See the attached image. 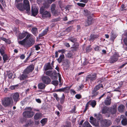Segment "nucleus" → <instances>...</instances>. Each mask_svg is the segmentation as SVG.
<instances>
[{"mask_svg": "<svg viewBox=\"0 0 127 127\" xmlns=\"http://www.w3.org/2000/svg\"><path fill=\"white\" fill-rule=\"evenodd\" d=\"M23 5L25 8V10L27 12L30 11L29 2L28 0H24L23 2Z\"/></svg>", "mask_w": 127, "mask_h": 127, "instance_id": "8", "label": "nucleus"}, {"mask_svg": "<svg viewBox=\"0 0 127 127\" xmlns=\"http://www.w3.org/2000/svg\"><path fill=\"white\" fill-rule=\"evenodd\" d=\"M79 47L78 43H75L73 45L72 47L71 48L72 51H75L77 50V49Z\"/></svg>", "mask_w": 127, "mask_h": 127, "instance_id": "23", "label": "nucleus"}, {"mask_svg": "<svg viewBox=\"0 0 127 127\" xmlns=\"http://www.w3.org/2000/svg\"><path fill=\"white\" fill-rule=\"evenodd\" d=\"M125 108V107L124 105L121 104L118 107V110L120 112L122 113L124 111Z\"/></svg>", "mask_w": 127, "mask_h": 127, "instance_id": "20", "label": "nucleus"}, {"mask_svg": "<svg viewBox=\"0 0 127 127\" xmlns=\"http://www.w3.org/2000/svg\"><path fill=\"white\" fill-rule=\"evenodd\" d=\"M5 48L2 46L0 48V53L1 55H3L5 53Z\"/></svg>", "mask_w": 127, "mask_h": 127, "instance_id": "31", "label": "nucleus"}, {"mask_svg": "<svg viewBox=\"0 0 127 127\" xmlns=\"http://www.w3.org/2000/svg\"><path fill=\"white\" fill-rule=\"evenodd\" d=\"M19 95L18 93H15L14 94L12 95V98L14 102L16 103L19 100Z\"/></svg>", "mask_w": 127, "mask_h": 127, "instance_id": "14", "label": "nucleus"}, {"mask_svg": "<svg viewBox=\"0 0 127 127\" xmlns=\"http://www.w3.org/2000/svg\"><path fill=\"white\" fill-rule=\"evenodd\" d=\"M40 14H42V17L43 18L45 19L50 18L51 16L50 12L45 10L43 7H41L39 10Z\"/></svg>", "mask_w": 127, "mask_h": 127, "instance_id": "3", "label": "nucleus"}, {"mask_svg": "<svg viewBox=\"0 0 127 127\" xmlns=\"http://www.w3.org/2000/svg\"><path fill=\"white\" fill-rule=\"evenodd\" d=\"M2 56L3 60L4 62L8 59V57L6 54H4Z\"/></svg>", "mask_w": 127, "mask_h": 127, "instance_id": "44", "label": "nucleus"}, {"mask_svg": "<svg viewBox=\"0 0 127 127\" xmlns=\"http://www.w3.org/2000/svg\"><path fill=\"white\" fill-rule=\"evenodd\" d=\"M125 44L127 46V38H125L123 40Z\"/></svg>", "mask_w": 127, "mask_h": 127, "instance_id": "58", "label": "nucleus"}, {"mask_svg": "<svg viewBox=\"0 0 127 127\" xmlns=\"http://www.w3.org/2000/svg\"><path fill=\"white\" fill-rule=\"evenodd\" d=\"M97 91L94 89L92 91V97L93 98H94L96 96H97L99 92Z\"/></svg>", "mask_w": 127, "mask_h": 127, "instance_id": "22", "label": "nucleus"}, {"mask_svg": "<svg viewBox=\"0 0 127 127\" xmlns=\"http://www.w3.org/2000/svg\"><path fill=\"white\" fill-rule=\"evenodd\" d=\"M7 75L9 78L11 79L12 78L13 76V73L9 71H7Z\"/></svg>", "mask_w": 127, "mask_h": 127, "instance_id": "40", "label": "nucleus"}, {"mask_svg": "<svg viewBox=\"0 0 127 127\" xmlns=\"http://www.w3.org/2000/svg\"><path fill=\"white\" fill-rule=\"evenodd\" d=\"M53 64L51 65L50 63H48L45 65L44 69L45 70L49 69H51L53 68Z\"/></svg>", "mask_w": 127, "mask_h": 127, "instance_id": "16", "label": "nucleus"}, {"mask_svg": "<svg viewBox=\"0 0 127 127\" xmlns=\"http://www.w3.org/2000/svg\"><path fill=\"white\" fill-rule=\"evenodd\" d=\"M77 4L79 6L81 7H84L85 5H86L85 4L79 3H77Z\"/></svg>", "mask_w": 127, "mask_h": 127, "instance_id": "52", "label": "nucleus"}, {"mask_svg": "<svg viewBox=\"0 0 127 127\" xmlns=\"http://www.w3.org/2000/svg\"><path fill=\"white\" fill-rule=\"evenodd\" d=\"M90 122L93 124V125L95 127L98 126L99 123L97 122H96V120L93 122L92 121H90Z\"/></svg>", "mask_w": 127, "mask_h": 127, "instance_id": "39", "label": "nucleus"}, {"mask_svg": "<svg viewBox=\"0 0 127 127\" xmlns=\"http://www.w3.org/2000/svg\"><path fill=\"white\" fill-rule=\"evenodd\" d=\"M92 49L91 48L90 45H89L86 49V51L87 52L90 51L92 50Z\"/></svg>", "mask_w": 127, "mask_h": 127, "instance_id": "51", "label": "nucleus"}, {"mask_svg": "<svg viewBox=\"0 0 127 127\" xmlns=\"http://www.w3.org/2000/svg\"><path fill=\"white\" fill-rule=\"evenodd\" d=\"M108 109L109 108L106 106L103 107L102 109L101 113L104 114L107 113L108 111Z\"/></svg>", "mask_w": 127, "mask_h": 127, "instance_id": "25", "label": "nucleus"}, {"mask_svg": "<svg viewBox=\"0 0 127 127\" xmlns=\"http://www.w3.org/2000/svg\"><path fill=\"white\" fill-rule=\"evenodd\" d=\"M112 124V122L109 119H103L100 121V125L101 127H108Z\"/></svg>", "mask_w": 127, "mask_h": 127, "instance_id": "4", "label": "nucleus"}, {"mask_svg": "<svg viewBox=\"0 0 127 127\" xmlns=\"http://www.w3.org/2000/svg\"><path fill=\"white\" fill-rule=\"evenodd\" d=\"M120 120L121 121V122L123 125L125 126L127 125V120L124 116L121 115V116Z\"/></svg>", "mask_w": 127, "mask_h": 127, "instance_id": "13", "label": "nucleus"}, {"mask_svg": "<svg viewBox=\"0 0 127 127\" xmlns=\"http://www.w3.org/2000/svg\"><path fill=\"white\" fill-rule=\"evenodd\" d=\"M117 111V109L116 107H114L112 108L111 109L110 111L111 114L112 115H113L115 114Z\"/></svg>", "mask_w": 127, "mask_h": 127, "instance_id": "34", "label": "nucleus"}, {"mask_svg": "<svg viewBox=\"0 0 127 127\" xmlns=\"http://www.w3.org/2000/svg\"><path fill=\"white\" fill-rule=\"evenodd\" d=\"M119 56V54L117 53H115L112 56L110 59L109 61L110 63H114L117 61L118 59Z\"/></svg>", "mask_w": 127, "mask_h": 127, "instance_id": "7", "label": "nucleus"}, {"mask_svg": "<svg viewBox=\"0 0 127 127\" xmlns=\"http://www.w3.org/2000/svg\"><path fill=\"white\" fill-rule=\"evenodd\" d=\"M78 99H79L81 98V95L79 94H77L75 96Z\"/></svg>", "mask_w": 127, "mask_h": 127, "instance_id": "56", "label": "nucleus"}, {"mask_svg": "<svg viewBox=\"0 0 127 127\" xmlns=\"http://www.w3.org/2000/svg\"><path fill=\"white\" fill-rule=\"evenodd\" d=\"M97 74L95 73L87 75L86 78V81H87L90 80L92 83L97 78Z\"/></svg>", "mask_w": 127, "mask_h": 127, "instance_id": "5", "label": "nucleus"}, {"mask_svg": "<svg viewBox=\"0 0 127 127\" xmlns=\"http://www.w3.org/2000/svg\"><path fill=\"white\" fill-rule=\"evenodd\" d=\"M57 107L59 110H61L62 109L63 107L60 104L58 105Z\"/></svg>", "mask_w": 127, "mask_h": 127, "instance_id": "60", "label": "nucleus"}, {"mask_svg": "<svg viewBox=\"0 0 127 127\" xmlns=\"http://www.w3.org/2000/svg\"><path fill=\"white\" fill-rule=\"evenodd\" d=\"M68 89L67 87H65L59 89L58 91L60 92H67Z\"/></svg>", "mask_w": 127, "mask_h": 127, "instance_id": "41", "label": "nucleus"}, {"mask_svg": "<svg viewBox=\"0 0 127 127\" xmlns=\"http://www.w3.org/2000/svg\"><path fill=\"white\" fill-rule=\"evenodd\" d=\"M111 39L113 40L116 37V35L113 31H112L111 33Z\"/></svg>", "mask_w": 127, "mask_h": 127, "instance_id": "33", "label": "nucleus"}, {"mask_svg": "<svg viewBox=\"0 0 127 127\" xmlns=\"http://www.w3.org/2000/svg\"><path fill=\"white\" fill-rule=\"evenodd\" d=\"M34 69V66L32 65H30L24 71V73L28 74L32 72Z\"/></svg>", "mask_w": 127, "mask_h": 127, "instance_id": "11", "label": "nucleus"}, {"mask_svg": "<svg viewBox=\"0 0 127 127\" xmlns=\"http://www.w3.org/2000/svg\"><path fill=\"white\" fill-rule=\"evenodd\" d=\"M27 47H30L34 43V40L33 38H30L26 40Z\"/></svg>", "mask_w": 127, "mask_h": 127, "instance_id": "10", "label": "nucleus"}, {"mask_svg": "<svg viewBox=\"0 0 127 127\" xmlns=\"http://www.w3.org/2000/svg\"><path fill=\"white\" fill-rule=\"evenodd\" d=\"M45 85L42 83H41L38 85V87L39 89H44L45 87Z\"/></svg>", "mask_w": 127, "mask_h": 127, "instance_id": "37", "label": "nucleus"}, {"mask_svg": "<svg viewBox=\"0 0 127 127\" xmlns=\"http://www.w3.org/2000/svg\"><path fill=\"white\" fill-rule=\"evenodd\" d=\"M64 58V55L62 54L60 55L59 58L57 59L59 63L61 62L63 60Z\"/></svg>", "mask_w": 127, "mask_h": 127, "instance_id": "30", "label": "nucleus"}, {"mask_svg": "<svg viewBox=\"0 0 127 127\" xmlns=\"http://www.w3.org/2000/svg\"><path fill=\"white\" fill-rule=\"evenodd\" d=\"M101 87L102 88H103V86L101 84H100L97 85L94 88V89L96 90L97 91L98 90H99Z\"/></svg>", "mask_w": 127, "mask_h": 127, "instance_id": "35", "label": "nucleus"}, {"mask_svg": "<svg viewBox=\"0 0 127 127\" xmlns=\"http://www.w3.org/2000/svg\"><path fill=\"white\" fill-rule=\"evenodd\" d=\"M82 127H91V126L88 122L86 121L83 123Z\"/></svg>", "mask_w": 127, "mask_h": 127, "instance_id": "36", "label": "nucleus"}, {"mask_svg": "<svg viewBox=\"0 0 127 127\" xmlns=\"http://www.w3.org/2000/svg\"><path fill=\"white\" fill-rule=\"evenodd\" d=\"M46 75L50 76L53 80H56L57 79V73L55 72H53L52 71H47L45 72Z\"/></svg>", "mask_w": 127, "mask_h": 127, "instance_id": "6", "label": "nucleus"}, {"mask_svg": "<svg viewBox=\"0 0 127 127\" xmlns=\"http://www.w3.org/2000/svg\"><path fill=\"white\" fill-rule=\"evenodd\" d=\"M96 104V102L95 101H93L91 102V105L93 107H95Z\"/></svg>", "mask_w": 127, "mask_h": 127, "instance_id": "48", "label": "nucleus"}, {"mask_svg": "<svg viewBox=\"0 0 127 127\" xmlns=\"http://www.w3.org/2000/svg\"><path fill=\"white\" fill-rule=\"evenodd\" d=\"M49 4L50 3H48V1H45L43 3V5L44 6L43 7L46 8H48L49 6Z\"/></svg>", "mask_w": 127, "mask_h": 127, "instance_id": "43", "label": "nucleus"}, {"mask_svg": "<svg viewBox=\"0 0 127 127\" xmlns=\"http://www.w3.org/2000/svg\"><path fill=\"white\" fill-rule=\"evenodd\" d=\"M96 118L98 120L101 117V115L99 114H94Z\"/></svg>", "mask_w": 127, "mask_h": 127, "instance_id": "47", "label": "nucleus"}, {"mask_svg": "<svg viewBox=\"0 0 127 127\" xmlns=\"http://www.w3.org/2000/svg\"><path fill=\"white\" fill-rule=\"evenodd\" d=\"M105 95V94H103L102 95L100 96L98 98V99L99 100V101L100 100L101 98L103 97Z\"/></svg>", "mask_w": 127, "mask_h": 127, "instance_id": "62", "label": "nucleus"}, {"mask_svg": "<svg viewBox=\"0 0 127 127\" xmlns=\"http://www.w3.org/2000/svg\"><path fill=\"white\" fill-rule=\"evenodd\" d=\"M60 18H58L52 19V21L53 22H56L60 21Z\"/></svg>", "mask_w": 127, "mask_h": 127, "instance_id": "50", "label": "nucleus"}, {"mask_svg": "<svg viewBox=\"0 0 127 127\" xmlns=\"http://www.w3.org/2000/svg\"><path fill=\"white\" fill-rule=\"evenodd\" d=\"M28 34L27 32H25L22 33H19L18 39H21L24 38Z\"/></svg>", "mask_w": 127, "mask_h": 127, "instance_id": "19", "label": "nucleus"}, {"mask_svg": "<svg viewBox=\"0 0 127 127\" xmlns=\"http://www.w3.org/2000/svg\"><path fill=\"white\" fill-rule=\"evenodd\" d=\"M40 45H41L40 44L36 45L35 46V50H38L40 49V47L39 46Z\"/></svg>", "mask_w": 127, "mask_h": 127, "instance_id": "53", "label": "nucleus"}, {"mask_svg": "<svg viewBox=\"0 0 127 127\" xmlns=\"http://www.w3.org/2000/svg\"><path fill=\"white\" fill-rule=\"evenodd\" d=\"M28 34H26L27 36L25 38L26 39V40L28 39L31 36V34L29 33L28 32H27Z\"/></svg>", "mask_w": 127, "mask_h": 127, "instance_id": "54", "label": "nucleus"}, {"mask_svg": "<svg viewBox=\"0 0 127 127\" xmlns=\"http://www.w3.org/2000/svg\"><path fill=\"white\" fill-rule=\"evenodd\" d=\"M83 14L85 15L86 16H88V17L91 16L90 14L91 13L90 12L86 9H84V10Z\"/></svg>", "mask_w": 127, "mask_h": 127, "instance_id": "26", "label": "nucleus"}, {"mask_svg": "<svg viewBox=\"0 0 127 127\" xmlns=\"http://www.w3.org/2000/svg\"><path fill=\"white\" fill-rule=\"evenodd\" d=\"M41 79L44 83L47 84H49L51 81V80L50 78L46 76H42L41 78Z\"/></svg>", "mask_w": 127, "mask_h": 127, "instance_id": "9", "label": "nucleus"}, {"mask_svg": "<svg viewBox=\"0 0 127 127\" xmlns=\"http://www.w3.org/2000/svg\"><path fill=\"white\" fill-rule=\"evenodd\" d=\"M18 43L19 44L24 45L27 47V43H26V39H24L22 41H18Z\"/></svg>", "mask_w": 127, "mask_h": 127, "instance_id": "24", "label": "nucleus"}, {"mask_svg": "<svg viewBox=\"0 0 127 127\" xmlns=\"http://www.w3.org/2000/svg\"><path fill=\"white\" fill-rule=\"evenodd\" d=\"M38 9L36 7L33 8V7H32V12L33 15L34 16L36 15L38 13Z\"/></svg>", "mask_w": 127, "mask_h": 127, "instance_id": "18", "label": "nucleus"}, {"mask_svg": "<svg viewBox=\"0 0 127 127\" xmlns=\"http://www.w3.org/2000/svg\"><path fill=\"white\" fill-rule=\"evenodd\" d=\"M25 111L24 112L23 115V116L25 118H30L32 117L34 113L32 111V109L31 107H27L25 109Z\"/></svg>", "mask_w": 127, "mask_h": 127, "instance_id": "1", "label": "nucleus"}, {"mask_svg": "<svg viewBox=\"0 0 127 127\" xmlns=\"http://www.w3.org/2000/svg\"><path fill=\"white\" fill-rule=\"evenodd\" d=\"M64 45L66 47H70V45L68 43H64Z\"/></svg>", "mask_w": 127, "mask_h": 127, "instance_id": "64", "label": "nucleus"}, {"mask_svg": "<svg viewBox=\"0 0 127 127\" xmlns=\"http://www.w3.org/2000/svg\"><path fill=\"white\" fill-rule=\"evenodd\" d=\"M99 48L100 47L99 46H96L95 48L94 49L95 51H99Z\"/></svg>", "mask_w": 127, "mask_h": 127, "instance_id": "57", "label": "nucleus"}, {"mask_svg": "<svg viewBox=\"0 0 127 127\" xmlns=\"http://www.w3.org/2000/svg\"><path fill=\"white\" fill-rule=\"evenodd\" d=\"M55 11H56V12L57 13V14H55L54 13H52L54 14L55 15H58L60 13V11L59 9L57 10H55Z\"/></svg>", "mask_w": 127, "mask_h": 127, "instance_id": "55", "label": "nucleus"}, {"mask_svg": "<svg viewBox=\"0 0 127 127\" xmlns=\"http://www.w3.org/2000/svg\"><path fill=\"white\" fill-rule=\"evenodd\" d=\"M90 121H92L93 122L96 120V119H94L92 117H90Z\"/></svg>", "mask_w": 127, "mask_h": 127, "instance_id": "61", "label": "nucleus"}, {"mask_svg": "<svg viewBox=\"0 0 127 127\" xmlns=\"http://www.w3.org/2000/svg\"><path fill=\"white\" fill-rule=\"evenodd\" d=\"M31 31L32 33L35 36L38 33L37 29L36 28L34 27L32 28Z\"/></svg>", "mask_w": 127, "mask_h": 127, "instance_id": "27", "label": "nucleus"}, {"mask_svg": "<svg viewBox=\"0 0 127 127\" xmlns=\"http://www.w3.org/2000/svg\"><path fill=\"white\" fill-rule=\"evenodd\" d=\"M42 116L41 114L40 113H37L34 116V119L37 120L40 118Z\"/></svg>", "mask_w": 127, "mask_h": 127, "instance_id": "28", "label": "nucleus"}, {"mask_svg": "<svg viewBox=\"0 0 127 127\" xmlns=\"http://www.w3.org/2000/svg\"><path fill=\"white\" fill-rule=\"evenodd\" d=\"M69 40L71 41L74 43V44L77 43H76V39L75 38H70L69 39Z\"/></svg>", "mask_w": 127, "mask_h": 127, "instance_id": "45", "label": "nucleus"}, {"mask_svg": "<svg viewBox=\"0 0 127 127\" xmlns=\"http://www.w3.org/2000/svg\"><path fill=\"white\" fill-rule=\"evenodd\" d=\"M111 102V99L109 97H107L104 100L105 104L106 106L110 105Z\"/></svg>", "mask_w": 127, "mask_h": 127, "instance_id": "17", "label": "nucleus"}, {"mask_svg": "<svg viewBox=\"0 0 127 127\" xmlns=\"http://www.w3.org/2000/svg\"><path fill=\"white\" fill-rule=\"evenodd\" d=\"M47 121V119L46 118H44L42 119L41 121H40V123L43 124L44 125L46 123V122Z\"/></svg>", "mask_w": 127, "mask_h": 127, "instance_id": "46", "label": "nucleus"}, {"mask_svg": "<svg viewBox=\"0 0 127 127\" xmlns=\"http://www.w3.org/2000/svg\"><path fill=\"white\" fill-rule=\"evenodd\" d=\"M99 37V35H97L91 34L90 36L89 40L90 41H93L95 38Z\"/></svg>", "mask_w": 127, "mask_h": 127, "instance_id": "21", "label": "nucleus"}, {"mask_svg": "<svg viewBox=\"0 0 127 127\" xmlns=\"http://www.w3.org/2000/svg\"><path fill=\"white\" fill-rule=\"evenodd\" d=\"M48 31V28L46 29H45L44 30L43 32H42L45 35V34H46L47 32Z\"/></svg>", "mask_w": 127, "mask_h": 127, "instance_id": "59", "label": "nucleus"}, {"mask_svg": "<svg viewBox=\"0 0 127 127\" xmlns=\"http://www.w3.org/2000/svg\"><path fill=\"white\" fill-rule=\"evenodd\" d=\"M0 2L1 3L2 5L4 6L5 5V2L4 0H0ZM0 8L2 11H3V8H2V6L0 4Z\"/></svg>", "mask_w": 127, "mask_h": 127, "instance_id": "38", "label": "nucleus"}, {"mask_svg": "<svg viewBox=\"0 0 127 127\" xmlns=\"http://www.w3.org/2000/svg\"><path fill=\"white\" fill-rule=\"evenodd\" d=\"M56 5L55 4H52L51 5V12L52 13H54L55 14H56L57 13L55 11V9L56 8Z\"/></svg>", "mask_w": 127, "mask_h": 127, "instance_id": "32", "label": "nucleus"}, {"mask_svg": "<svg viewBox=\"0 0 127 127\" xmlns=\"http://www.w3.org/2000/svg\"><path fill=\"white\" fill-rule=\"evenodd\" d=\"M16 7L20 11H24L25 10V8L22 3H20L16 5Z\"/></svg>", "mask_w": 127, "mask_h": 127, "instance_id": "15", "label": "nucleus"}, {"mask_svg": "<svg viewBox=\"0 0 127 127\" xmlns=\"http://www.w3.org/2000/svg\"><path fill=\"white\" fill-rule=\"evenodd\" d=\"M28 77V75L26 73H24V72L23 74H22L19 77L20 79L21 80H23L27 78Z\"/></svg>", "mask_w": 127, "mask_h": 127, "instance_id": "29", "label": "nucleus"}, {"mask_svg": "<svg viewBox=\"0 0 127 127\" xmlns=\"http://www.w3.org/2000/svg\"><path fill=\"white\" fill-rule=\"evenodd\" d=\"M1 103L5 107L10 106L13 103V101L12 97H7L4 98L1 100Z\"/></svg>", "mask_w": 127, "mask_h": 127, "instance_id": "2", "label": "nucleus"}, {"mask_svg": "<svg viewBox=\"0 0 127 127\" xmlns=\"http://www.w3.org/2000/svg\"><path fill=\"white\" fill-rule=\"evenodd\" d=\"M65 96L64 94H63L62 97L60 99V102L61 103L63 104L64 102V99L65 98Z\"/></svg>", "mask_w": 127, "mask_h": 127, "instance_id": "42", "label": "nucleus"}, {"mask_svg": "<svg viewBox=\"0 0 127 127\" xmlns=\"http://www.w3.org/2000/svg\"><path fill=\"white\" fill-rule=\"evenodd\" d=\"M92 18L91 16L88 17V19L85 22V25L86 26H87L92 24Z\"/></svg>", "mask_w": 127, "mask_h": 127, "instance_id": "12", "label": "nucleus"}, {"mask_svg": "<svg viewBox=\"0 0 127 127\" xmlns=\"http://www.w3.org/2000/svg\"><path fill=\"white\" fill-rule=\"evenodd\" d=\"M52 83L55 86H57L58 84V81H53L52 82Z\"/></svg>", "mask_w": 127, "mask_h": 127, "instance_id": "49", "label": "nucleus"}, {"mask_svg": "<svg viewBox=\"0 0 127 127\" xmlns=\"http://www.w3.org/2000/svg\"><path fill=\"white\" fill-rule=\"evenodd\" d=\"M63 65L64 66V68L65 67V68L66 69H67V68L69 67V66H68V64H67L66 65H65L64 64H63Z\"/></svg>", "mask_w": 127, "mask_h": 127, "instance_id": "63", "label": "nucleus"}]
</instances>
